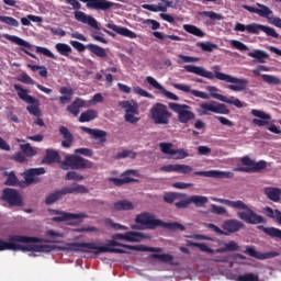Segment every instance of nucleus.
Here are the masks:
<instances>
[{
    "instance_id": "obj_26",
    "label": "nucleus",
    "mask_w": 281,
    "mask_h": 281,
    "mask_svg": "<svg viewBox=\"0 0 281 281\" xmlns=\"http://www.w3.org/2000/svg\"><path fill=\"white\" fill-rule=\"evenodd\" d=\"M81 131L83 133H87L88 135H91L93 139H95L97 144H104L106 142V132L101 130H92L89 127H81Z\"/></svg>"
},
{
    "instance_id": "obj_6",
    "label": "nucleus",
    "mask_w": 281,
    "mask_h": 281,
    "mask_svg": "<svg viewBox=\"0 0 281 281\" xmlns=\"http://www.w3.org/2000/svg\"><path fill=\"white\" fill-rule=\"evenodd\" d=\"M64 251H82L83 254H104V251H111L108 246H101L100 243H68L61 247Z\"/></svg>"
},
{
    "instance_id": "obj_23",
    "label": "nucleus",
    "mask_w": 281,
    "mask_h": 281,
    "mask_svg": "<svg viewBox=\"0 0 281 281\" xmlns=\"http://www.w3.org/2000/svg\"><path fill=\"white\" fill-rule=\"evenodd\" d=\"M251 115H254L255 117L258 119H254L252 120V124H255V126H267L269 125V122H271V115L260 111V110H251Z\"/></svg>"
},
{
    "instance_id": "obj_3",
    "label": "nucleus",
    "mask_w": 281,
    "mask_h": 281,
    "mask_svg": "<svg viewBox=\"0 0 281 281\" xmlns=\"http://www.w3.org/2000/svg\"><path fill=\"white\" fill-rule=\"evenodd\" d=\"M146 236L137 232H127L125 234H115L112 237V240L108 244H100L101 247H109L110 250H105L103 254H124L123 249L114 247H123L124 249H133L134 251H151L159 252L161 248H149L144 245L139 246H130L117 243V240H126L127 243H142Z\"/></svg>"
},
{
    "instance_id": "obj_41",
    "label": "nucleus",
    "mask_w": 281,
    "mask_h": 281,
    "mask_svg": "<svg viewBox=\"0 0 281 281\" xmlns=\"http://www.w3.org/2000/svg\"><path fill=\"white\" fill-rule=\"evenodd\" d=\"M55 49L58 52V54H60V56H69V54H71V46H69V44H65V43H57L55 45Z\"/></svg>"
},
{
    "instance_id": "obj_37",
    "label": "nucleus",
    "mask_w": 281,
    "mask_h": 281,
    "mask_svg": "<svg viewBox=\"0 0 281 281\" xmlns=\"http://www.w3.org/2000/svg\"><path fill=\"white\" fill-rule=\"evenodd\" d=\"M59 133L63 135L64 140L61 142L64 148H69L71 146V142H74V136H71V133L69 130L65 126H61L59 128Z\"/></svg>"
},
{
    "instance_id": "obj_7",
    "label": "nucleus",
    "mask_w": 281,
    "mask_h": 281,
    "mask_svg": "<svg viewBox=\"0 0 281 281\" xmlns=\"http://www.w3.org/2000/svg\"><path fill=\"white\" fill-rule=\"evenodd\" d=\"M256 5L257 7L243 4L241 8L247 10V12H250V14H258L261 19H267L270 25H274V27H279L281 30V19L273 16V11L269 7L258 2Z\"/></svg>"
},
{
    "instance_id": "obj_29",
    "label": "nucleus",
    "mask_w": 281,
    "mask_h": 281,
    "mask_svg": "<svg viewBox=\"0 0 281 281\" xmlns=\"http://www.w3.org/2000/svg\"><path fill=\"white\" fill-rule=\"evenodd\" d=\"M13 89H15L18 97L20 100H23V102H26V104H31L32 102H36V99L32 95H30V90L19 86L14 85Z\"/></svg>"
},
{
    "instance_id": "obj_45",
    "label": "nucleus",
    "mask_w": 281,
    "mask_h": 281,
    "mask_svg": "<svg viewBox=\"0 0 281 281\" xmlns=\"http://www.w3.org/2000/svg\"><path fill=\"white\" fill-rule=\"evenodd\" d=\"M235 281H260V278L256 273H244L240 276H237L235 278Z\"/></svg>"
},
{
    "instance_id": "obj_59",
    "label": "nucleus",
    "mask_w": 281,
    "mask_h": 281,
    "mask_svg": "<svg viewBox=\"0 0 281 281\" xmlns=\"http://www.w3.org/2000/svg\"><path fill=\"white\" fill-rule=\"evenodd\" d=\"M66 180L67 181H83L85 176H80L76 171H68L67 175H66Z\"/></svg>"
},
{
    "instance_id": "obj_27",
    "label": "nucleus",
    "mask_w": 281,
    "mask_h": 281,
    "mask_svg": "<svg viewBox=\"0 0 281 281\" xmlns=\"http://www.w3.org/2000/svg\"><path fill=\"white\" fill-rule=\"evenodd\" d=\"M245 224L238 220H227L223 224L224 232H227L228 234H234L236 232H239L241 227H244Z\"/></svg>"
},
{
    "instance_id": "obj_35",
    "label": "nucleus",
    "mask_w": 281,
    "mask_h": 281,
    "mask_svg": "<svg viewBox=\"0 0 281 281\" xmlns=\"http://www.w3.org/2000/svg\"><path fill=\"white\" fill-rule=\"evenodd\" d=\"M248 56L250 58H256V60L261 65H265V63H267V58H269V54L261 49L251 50L248 53Z\"/></svg>"
},
{
    "instance_id": "obj_21",
    "label": "nucleus",
    "mask_w": 281,
    "mask_h": 281,
    "mask_svg": "<svg viewBox=\"0 0 281 281\" xmlns=\"http://www.w3.org/2000/svg\"><path fill=\"white\" fill-rule=\"evenodd\" d=\"M172 87L178 89V91H183V93H191L195 98H201V100H210V94L199 90H192L189 85L173 83Z\"/></svg>"
},
{
    "instance_id": "obj_39",
    "label": "nucleus",
    "mask_w": 281,
    "mask_h": 281,
    "mask_svg": "<svg viewBox=\"0 0 281 281\" xmlns=\"http://www.w3.org/2000/svg\"><path fill=\"white\" fill-rule=\"evenodd\" d=\"M89 52L94 54V56H98L99 58H106V49L95 45V44H89L88 46Z\"/></svg>"
},
{
    "instance_id": "obj_30",
    "label": "nucleus",
    "mask_w": 281,
    "mask_h": 281,
    "mask_svg": "<svg viewBox=\"0 0 281 281\" xmlns=\"http://www.w3.org/2000/svg\"><path fill=\"white\" fill-rule=\"evenodd\" d=\"M136 205L128 200H121L113 204V210L116 212H131L135 210Z\"/></svg>"
},
{
    "instance_id": "obj_42",
    "label": "nucleus",
    "mask_w": 281,
    "mask_h": 281,
    "mask_svg": "<svg viewBox=\"0 0 281 281\" xmlns=\"http://www.w3.org/2000/svg\"><path fill=\"white\" fill-rule=\"evenodd\" d=\"M259 229H262L265 234H267L268 236H271L272 238L281 239V231L279 228L259 226Z\"/></svg>"
},
{
    "instance_id": "obj_10",
    "label": "nucleus",
    "mask_w": 281,
    "mask_h": 281,
    "mask_svg": "<svg viewBox=\"0 0 281 281\" xmlns=\"http://www.w3.org/2000/svg\"><path fill=\"white\" fill-rule=\"evenodd\" d=\"M168 106L173 111V113H177L180 124H188L195 117L194 112H192V108L188 104L169 102Z\"/></svg>"
},
{
    "instance_id": "obj_8",
    "label": "nucleus",
    "mask_w": 281,
    "mask_h": 281,
    "mask_svg": "<svg viewBox=\"0 0 281 281\" xmlns=\"http://www.w3.org/2000/svg\"><path fill=\"white\" fill-rule=\"evenodd\" d=\"M234 30L235 32H248V34H260V32H263L267 34V36H272V38H278V36H280L273 27L265 26L258 23H250L247 25L243 23H236Z\"/></svg>"
},
{
    "instance_id": "obj_25",
    "label": "nucleus",
    "mask_w": 281,
    "mask_h": 281,
    "mask_svg": "<svg viewBox=\"0 0 281 281\" xmlns=\"http://www.w3.org/2000/svg\"><path fill=\"white\" fill-rule=\"evenodd\" d=\"M61 195L65 196V194H87L89 192V189L82 184L72 183L63 190H60Z\"/></svg>"
},
{
    "instance_id": "obj_46",
    "label": "nucleus",
    "mask_w": 281,
    "mask_h": 281,
    "mask_svg": "<svg viewBox=\"0 0 281 281\" xmlns=\"http://www.w3.org/2000/svg\"><path fill=\"white\" fill-rule=\"evenodd\" d=\"M200 16H206L207 19H211V21H223L224 19L222 14L214 11H202L200 12Z\"/></svg>"
},
{
    "instance_id": "obj_1",
    "label": "nucleus",
    "mask_w": 281,
    "mask_h": 281,
    "mask_svg": "<svg viewBox=\"0 0 281 281\" xmlns=\"http://www.w3.org/2000/svg\"><path fill=\"white\" fill-rule=\"evenodd\" d=\"M52 249L46 243L38 241L36 238L25 236H11L7 241L0 239V251H27L29 256L36 257L38 254H47Z\"/></svg>"
},
{
    "instance_id": "obj_22",
    "label": "nucleus",
    "mask_w": 281,
    "mask_h": 281,
    "mask_svg": "<svg viewBox=\"0 0 281 281\" xmlns=\"http://www.w3.org/2000/svg\"><path fill=\"white\" fill-rule=\"evenodd\" d=\"M75 19L76 21H79V23H83L85 25H89L90 27H93L94 30H100V26L98 25V21L95 18L91 15H87V13L82 11H75Z\"/></svg>"
},
{
    "instance_id": "obj_64",
    "label": "nucleus",
    "mask_w": 281,
    "mask_h": 281,
    "mask_svg": "<svg viewBox=\"0 0 281 281\" xmlns=\"http://www.w3.org/2000/svg\"><path fill=\"white\" fill-rule=\"evenodd\" d=\"M19 82H23L24 85H36V81L32 79L27 74H22L18 77Z\"/></svg>"
},
{
    "instance_id": "obj_15",
    "label": "nucleus",
    "mask_w": 281,
    "mask_h": 281,
    "mask_svg": "<svg viewBox=\"0 0 281 281\" xmlns=\"http://www.w3.org/2000/svg\"><path fill=\"white\" fill-rule=\"evenodd\" d=\"M45 175V168H33L24 171V182L20 184L21 188H27V186H32V183L38 182V176Z\"/></svg>"
},
{
    "instance_id": "obj_24",
    "label": "nucleus",
    "mask_w": 281,
    "mask_h": 281,
    "mask_svg": "<svg viewBox=\"0 0 281 281\" xmlns=\"http://www.w3.org/2000/svg\"><path fill=\"white\" fill-rule=\"evenodd\" d=\"M241 164L243 166H249L250 172H260V170H265V168H267V161L265 160L255 161V160H251V158L249 157H243Z\"/></svg>"
},
{
    "instance_id": "obj_18",
    "label": "nucleus",
    "mask_w": 281,
    "mask_h": 281,
    "mask_svg": "<svg viewBox=\"0 0 281 281\" xmlns=\"http://www.w3.org/2000/svg\"><path fill=\"white\" fill-rule=\"evenodd\" d=\"M133 177H139V171L137 170H126L121 178H109L108 181H110V183H114V186H124V183H132L133 181H135V178Z\"/></svg>"
},
{
    "instance_id": "obj_50",
    "label": "nucleus",
    "mask_w": 281,
    "mask_h": 281,
    "mask_svg": "<svg viewBox=\"0 0 281 281\" xmlns=\"http://www.w3.org/2000/svg\"><path fill=\"white\" fill-rule=\"evenodd\" d=\"M231 45L234 49H238V52H249V46L238 40H232Z\"/></svg>"
},
{
    "instance_id": "obj_49",
    "label": "nucleus",
    "mask_w": 281,
    "mask_h": 281,
    "mask_svg": "<svg viewBox=\"0 0 281 281\" xmlns=\"http://www.w3.org/2000/svg\"><path fill=\"white\" fill-rule=\"evenodd\" d=\"M36 54H42L43 56H46V58H52L53 60H56V55L52 53L48 48L42 47V46H35Z\"/></svg>"
},
{
    "instance_id": "obj_58",
    "label": "nucleus",
    "mask_w": 281,
    "mask_h": 281,
    "mask_svg": "<svg viewBox=\"0 0 281 281\" xmlns=\"http://www.w3.org/2000/svg\"><path fill=\"white\" fill-rule=\"evenodd\" d=\"M132 91L136 93V95H140V98H149V100H153V98H155L153 94L142 89L140 87H134Z\"/></svg>"
},
{
    "instance_id": "obj_32",
    "label": "nucleus",
    "mask_w": 281,
    "mask_h": 281,
    "mask_svg": "<svg viewBox=\"0 0 281 281\" xmlns=\"http://www.w3.org/2000/svg\"><path fill=\"white\" fill-rule=\"evenodd\" d=\"M2 36L7 41H10L11 43L19 45L20 47H26L27 49H30V47H32V44H30V42L16 36V35L3 34Z\"/></svg>"
},
{
    "instance_id": "obj_31",
    "label": "nucleus",
    "mask_w": 281,
    "mask_h": 281,
    "mask_svg": "<svg viewBox=\"0 0 281 281\" xmlns=\"http://www.w3.org/2000/svg\"><path fill=\"white\" fill-rule=\"evenodd\" d=\"M119 106L124 109L125 115L139 112V105L134 101H120Z\"/></svg>"
},
{
    "instance_id": "obj_47",
    "label": "nucleus",
    "mask_w": 281,
    "mask_h": 281,
    "mask_svg": "<svg viewBox=\"0 0 281 281\" xmlns=\"http://www.w3.org/2000/svg\"><path fill=\"white\" fill-rule=\"evenodd\" d=\"M261 78H262L263 82H267V85L278 86L281 83V79L273 75H261Z\"/></svg>"
},
{
    "instance_id": "obj_62",
    "label": "nucleus",
    "mask_w": 281,
    "mask_h": 281,
    "mask_svg": "<svg viewBox=\"0 0 281 281\" xmlns=\"http://www.w3.org/2000/svg\"><path fill=\"white\" fill-rule=\"evenodd\" d=\"M192 167L190 165H179L177 164L176 172H179V175H190L192 172Z\"/></svg>"
},
{
    "instance_id": "obj_16",
    "label": "nucleus",
    "mask_w": 281,
    "mask_h": 281,
    "mask_svg": "<svg viewBox=\"0 0 281 281\" xmlns=\"http://www.w3.org/2000/svg\"><path fill=\"white\" fill-rule=\"evenodd\" d=\"M2 201H7L11 206L23 205V200L21 199V194L16 192L14 189L7 188L2 191Z\"/></svg>"
},
{
    "instance_id": "obj_53",
    "label": "nucleus",
    "mask_w": 281,
    "mask_h": 281,
    "mask_svg": "<svg viewBox=\"0 0 281 281\" xmlns=\"http://www.w3.org/2000/svg\"><path fill=\"white\" fill-rule=\"evenodd\" d=\"M159 148L164 155H169L172 157V154L175 153V149H172V143H160Z\"/></svg>"
},
{
    "instance_id": "obj_61",
    "label": "nucleus",
    "mask_w": 281,
    "mask_h": 281,
    "mask_svg": "<svg viewBox=\"0 0 281 281\" xmlns=\"http://www.w3.org/2000/svg\"><path fill=\"white\" fill-rule=\"evenodd\" d=\"M46 235L50 238V243H58L59 238L65 237L63 233H58L56 231H48Z\"/></svg>"
},
{
    "instance_id": "obj_44",
    "label": "nucleus",
    "mask_w": 281,
    "mask_h": 281,
    "mask_svg": "<svg viewBox=\"0 0 281 281\" xmlns=\"http://www.w3.org/2000/svg\"><path fill=\"white\" fill-rule=\"evenodd\" d=\"M189 199L190 203H193V205H195L196 207H203V205L207 203V196L203 195H192Z\"/></svg>"
},
{
    "instance_id": "obj_54",
    "label": "nucleus",
    "mask_w": 281,
    "mask_h": 281,
    "mask_svg": "<svg viewBox=\"0 0 281 281\" xmlns=\"http://www.w3.org/2000/svg\"><path fill=\"white\" fill-rule=\"evenodd\" d=\"M245 254L251 256L252 258H258V260H265V258H267V256H265L263 254L256 251V248L254 247H246Z\"/></svg>"
},
{
    "instance_id": "obj_14",
    "label": "nucleus",
    "mask_w": 281,
    "mask_h": 281,
    "mask_svg": "<svg viewBox=\"0 0 281 281\" xmlns=\"http://www.w3.org/2000/svg\"><path fill=\"white\" fill-rule=\"evenodd\" d=\"M206 90L211 93V98H214V100H220V102H225L226 104H233V106H236L237 109H243L244 106L243 101L235 97L227 99V97L218 94V88L214 86H207Z\"/></svg>"
},
{
    "instance_id": "obj_38",
    "label": "nucleus",
    "mask_w": 281,
    "mask_h": 281,
    "mask_svg": "<svg viewBox=\"0 0 281 281\" xmlns=\"http://www.w3.org/2000/svg\"><path fill=\"white\" fill-rule=\"evenodd\" d=\"M182 27L184 32H188V34H192L193 36H198L199 38H203V36H205V33L195 25L183 24Z\"/></svg>"
},
{
    "instance_id": "obj_43",
    "label": "nucleus",
    "mask_w": 281,
    "mask_h": 281,
    "mask_svg": "<svg viewBox=\"0 0 281 281\" xmlns=\"http://www.w3.org/2000/svg\"><path fill=\"white\" fill-rule=\"evenodd\" d=\"M95 117H98V112H95V110H88L81 113L79 122H91V120H95Z\"/></svg>"
},
{
    "instance_id": "obj_52",
    "label": "nucleus",
    "mask_w": 281,
    "mask_h": 281,
    "mask_svg": "<svg viewBox=\"0 0 281 281\" xmlns=\"http://www.w3.org/2000/svg\"><path fill=\"white\" fill-rule=\"evenodd\" d=\"M187 157H190V154L183 148L173 149V154H171V159H186Z\"/></svg>"
},
{
    "instance_id": "obj_20",
    "label": "nucleus",
    "mask_w": 281,
    "mask_h": 281,
    "mask_svg": "<svg viewBox=\"0 0 281 281\" xmlns=\"http://www.w3.org/2000/svg\"><path fill=\"white\" fill-rule=\"evenodd\" d=\"M82 3H86V7L89 10H110L113 8V2L108 0H79Z\"/></svg>"
},
{
    "instance_id": "obj_63",
    "label": "nucleus",
    "mask_w": 281,
    "mask_h": 281,
    "mask_svg": "<svg viewBox=\"0 0 281 281\" xmlns=\"http://www.w3.org/2000/svg\"><path fill=\"white\" fill-rule=\"evenodd\" d=\"M178 63L182 65L183 63H199V57H190L186 55H178Z\"/></svg>"
},
{
    "instance_id": "obj_28",
    "label": "nucleus",
    "mask_w": 281,
    "mask_h": 281,
    "mask_svg": "<svg viewBox=\"0 0 281 281\" xmlns=\"http://www.w3.org/2000/svg\"><path fill=\"white\" fill-rule=\"evenodd\" d=\"M108 27H109V30L116 32V34H120L121 36H125L126 38H136L137 37V34H135V32H133L124 26H119L113 23H109Z\"/></svg>"
},
{
    "instance_id": "obj_19",
    "label": "nucleus",
    "mask_w": 281,
    "mask_h": 281,
    "mask_svg": "<svg viewBox=\"0 0 281 281\" xmlns=\"http://www.w3.org/2000/svg\"><path fill=\"white\" fill-rule=\"evenodd\" d=\"M194 175L198 177H207L210 179H234V172L221 171V170H209V171H195Z\"/></svg>"
},
{
    "instance_id": "obj_55",
    "label": "nucleus",
    "mask_w": 281,
    "mask_h": 281,
    "mask_svg": "<svg viewBox=\"0 0 281 281\" xmlns=\"http://www.w3.org/2000/svg\"><path fill=\"white\" fill-rule=\"evenodd\" d=\"M59 199H63V192L61 191H57L55 193H52L46 198V205H52V203H56V201H58Z\"/></svg>"
},
{
    "instance_id": "obj_57",
    "label": "nucleus",
    "mask_w": 281,
    "mask_h": 281,
    "mask_svg": "<svg viewBox=\"0 0 281 281\" xmlns=\"http://www.w3.org/2000/svg\"><path fill=\"white\" fill-rule=\"evenodd\" d=\"M5 25H9L10 27H19V20L12 18V16H7L2 15V22Z\"/></svg>"
},
{
    "instance_id": "obj_4",
    "label": "nucleus",
    "mask_w": 281,
    "mask_h": 281,
    "mask_svg": "<svg viewBox=\"0 0 281 281\" xmlns=\"http://www.w3.org/2000/svg\"><path fill=\"white\" fill-rule=\"evenodd\" d=\"M212 201L236 210L238 218L249 225H260V223H265V217L254 212L243 200L231 201L227 199L212 198Z\"/></svg>"
},
{
    "instance_id": "obj_33",
    "label": "nucleus",
    "mask_w": 281,
    "mask_h": 281,
    "mask_svg": "<svg viewBox=\"0 0 281 281\" xmlns=\"http://www.w3.org/2000/svg\"><path fill=\"white\" fill-rule=\"evenodd\" d=\"M265 194L270 201L278 203L280 201L281 190L279 188L267 187L265 188Z\"/></svg>"
},
{
    "instance_id": "obj_13",
    "label": "nucleus",
    "mask_w": 281,
    "mask_h": 281,
    "mask_svg": "<svg viewBox=\"0 0 281 281\" xmlns=\"http://www.w3.org/2000/svg\"><path fill=\"white\" fill-rule=\"evenodd\" d=\"M49 212L53 215L52 221H55V223H63V221H74V223H82V218L87 217L85 213L71 214L54 210H50Z\"/></svg>"
},
{
    "instance_id": "obj_17",
    "label": "nucleus",
    "mask_w": 281,
    "mask_h": 281,
    "mask_svg": "<svg viewBox=\"0 0 281 281\" xmlns=\"http://www.w3.org/2000/svg\"><path fill=\"white\" fill-rule=\"evenodd\" d=\"M146 81L150 85V87H153L154 89H157V91H160V93L167 98V100H173L175 102H179V97L168 90H166V88H164V86H161V83H159V81H157V79H155L151 76L146 77Z\"/></svg>"
},
{
    "instance_id": "obj_40",
    "label": "nucleus",
    "mask_w": 281,
    "mask_h": 281,
    "mask_svg": "<svg viewBox=\"0 0 281 281\" xmlns=\"http://www.w3.org/2000/svg\"><path fill=\"white\" fill-rule=\"evenodd\" d=\"M30 105L26 106V111L31 113V115H34L35 117H41V103L38 100L35 99V102L29 103Z\"/></svg>"
},
{
    "instance_id": "obj_36",
    "label": "nucleus",
    "mask_w": 281,
    "mask_h": 281,
    "mask_svg": "<svg viewBox=\"0 0 281 281\" xmlns=\"http://www.w3.org/2000/svg\"><path fill=\"white\" fill-rule=\"evenodd\" d=\"M240 249V246L238 243L231 240L228 243H225L221 248L216 249V254H225L227 251H238Z\"/></svg>"
},
{
    "instance_id": "obj_48",
    "label": "nucleus",
    "mask_w": 281,
    "mask_h": 281,
    "mask_svg": "<svg viewBox=\"0 0 281 281\" xmlns=\"http://www.w3.org/2000/svg\"><path fill=\"white\" fill-rule=\"evenodd\" d=\"M4 175L7 177L5 186H21V182H19V179L14 172H5Z\"/></svg>"
},
{
    "instance_id": "obj_2",
    "label": "nucleus",
    "mask_w": 281,
    "mask_h": 281,
    "mask_svg": "<svg viewBox=\"0 0 281 281\" xmlns=\"http://www.w3.org/2000/svg\"><path fill=\"white\" fill-rule=\"evenodd\" d=\"M184 69L189 74H195V76H201L202 78H207L209 80H214V78H216L223 82H228L229 85L227 89H231V91H245L247 89V85H249L247 79H240L232 77V75L221 72V66L213 67L214 75L212 71H209L203 67L193 65H186Z\"/></svg>"
},
{
    "instance_id": "obj_11",
    "label": "nucleus",
    "mask_w": 281,
    "mask_h": 281,
    "mask_svg": "<svg viewBox=\"0 0 281 281\" xmlns=\"http://www.w3.org/2000/svg\"><path fill=\"white\" fill-rule=\"evenodd\" d=\"M196 111L199 115H210V113H216L217 115H229V109H227V105L217 101L201 103Z\"/></svg>"
},
{
    "instance_id": "obj_34",
    "label": "nucleus",
    "mask_w": 281,
    "mask_h": 281,
    "mask_svg": "<svg viewBox=\"0 0 281 281\" xmlns=\"http://www.w3.org/2000/svg\"><path fill=\"white\" fill-rule=\"evenodd\" d=\"M59 93L61 94L59 98L61 104H69V102H71V97L74 95V90L71 88L61 87Z\"/></svg>"
},
{
    "instance_id": "obj_60",
    "label": "nucleus",
    "mask_w": 281,
    "mask_h": 281,
    "mask_svg": "<svg viewBox=\"0 0 281 281\" xmlns=\"http://www.w3.org/2000/svg\"><path fill=\"white\" fill-rule=\"evenodd\" d=\"M46 159L49 164H53L54 161H58V159H60V157L58 156V151L48 149L46 151Z\"/></svg>"
},
{
    "instance_id": "obj_5",
    "label": "nucleus",
    "mask_w": 281,
    "mask_h": 281,
    "mask_svg": "<svg viewBox=\"0 0 281 281\" xmlns=\"http://www.w3.org/2000/svg\"><path fill=\"white\" fill-rule=\"evenodd\" d=\"M135 225L132 229H156V227H167V229H180L183 232L186 227L179 223H164L153 213L143 212L136 215Z\"/></svg>"
},
{
    "instance_id": "obj_12",
    "label": "nucleus",
    "mask_w": 281,
    "mask_h": 281,
    "mask_svg": "<svg viewBox=\"0 0 281 281\" xmlns=\"http://www.w3.org/2000/svg\"><path fill=\"white\" fill-rule=\"evenodd\" d=\"M93 165L91 161L75 155H67L65 161L61 162L63 170H82L83 168H91Z\"/></svg>"
},
{
    "instance_id": "obj_51",
    "label": "nucleus",
    "mask_w": 281,
    "mask_h": 281,
    "mask_svg": "<svg viewBox=\"0 0 281 281\" xmlns=\"http://www.w3.org/2000/svg\"><path fill=\"white\" fill-rule=\"evenodd\" d=\"M189 247H198L200 251H205L206 254H216V250L207 247L205 244L189 243Z\"/></svg>"
},
{
    "instance_id": "obj_9",
    "label": "nucleus",
    "mask_w": 281,
    "mask_h": 281,
    "mask_svg": "<svg viewBox=\"0 0 281 281\" xmlns=\"http://www.w3.org/2000/svg\"><path fill=\"white\" fill-rule=\"evenodd\" d=\"M150 116L155 124H170V117L172 113L168 111V105L164 103H156L150 109Z\"/></svg>"
},
{
    "instance_id": "obj_56",
    "label": "nucleus",
    "mask_w": 281,
    "mask_h": 281,
    "mask_svg": "<svg viewBox=\"0 0 281 281\" xmlns=\"http://www.w3.org/2000/svg\"><path fill=\"white\" fill-rule=\"evenodd\" d=\"M21 150L26 155V157H34L36 155V149L34 147L30 146V144H22L20 145Z\"/></svg>"
}]
</instances>
